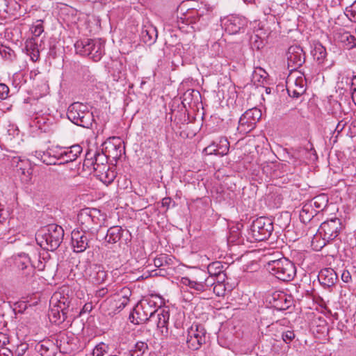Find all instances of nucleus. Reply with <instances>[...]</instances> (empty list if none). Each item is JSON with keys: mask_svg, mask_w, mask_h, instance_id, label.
<instances>
[{"mask_svg": "<svg viewBox=\"0 0 356 356\" xmlns=\"http://www.w3.org/2000/svg\"><path fill=\"white\" fill-rule=\"evenodd\" d=\"M224 26L229 34H236L248 24V20L241 16L232 15L225 18Z\"/></svg>", "mask_w": 356, "mask_h": 356, "instance_id": "nucleus-14", "label": "nucleus"}, {"mask_svg": "<svg viewBox=\"0 0 356 356\" xmlns=\"http://www.w3.org/2000/svg\"><path fill=\"white\" fill-rule=\"evenodd\" d=\"M229 265L227 263L216 261L211 262L208 265L207 271L211 276H216L224 271H226Z\"/></svg>", "mask_w": 356, "mask_h": 356, "instance_id": "nucleus-30", "label": "nucleus"}, {"mask_svg": "<svg viewBox=\"0 0 356 356\" xmlns=\"http://www.w3.org/2000/svg\"><path fill=\"white\" fill-rule=\"evenodd\" d=\"M124 229L120 226H113L107 230L105 241L108 243H115L120 240L122 236Z\"/></svg>", "mask_w": 356, "mask_h": 356, "instance_id": "nucleus-28", "label": "nucleus"}, {"mask_svg": "<svg viewBox=\"0 0 356 356\" xmlns=\"http://www.w3.org/2000/svg\"><path fill=\"white\" fill-rule=\"evenodd\" d=\"M172 263V259L170 256L161 254L157 257H156L154 260V264L156 267H161L165 266H168Z\"/></svg>", "mask_w": 356, "mask_h": 356, "instance_id": "nucleus-38", "label": "nucleus"}, {"mask_svg": "<svg viewBox=\"0 0 356 356\" xmlns=\"http://www.w3.org/2000/svg\"><path fill=\"white\" fill-rule=\"evenodd\" d=\"M35 348L42 356H54V346L49 341H43L36 345Z\"/></svg>", "mask_w": 356, "mask_h": 356, "instance_id": "nucleus-31", "label": "nucleus"}, {"mask_svg": "<svg viewBox=\"0 0 356 356\" xmlns=\"http://www.w3.org/2000/svg\"><path fill=\"white\" fill-rule=\"evenodd\" d=\"M104 54V42L100 39L95 41L93 48L91 49V54L90 58L94 61L97 62L101 60L102 56Z\"/></svg>", "mask_w": 356, "mask_h": 356, "instance_id": "nucleus-29", "label": "nucleus"}, {"mask_svg": "<svg viewBox=\"0 0 356 356\" xmlns=\"http://www.w3.org/2000/svg\"><path fill=\"white\" fill-rule=\"evenodd\" d=\"M346 15L351 20L356 22V1L346 8Z\"/></svg>", "mask_w": 356, "mask_h": 356, "instance_id": "nucleus-46", "label": "nucleus"}, {"mask_svg": "<svg viewBox=\"0 0 356 356\" xmlns=\"http://www.w3.org/2000/svg\"><path fill=\"white\" fill-rule=\"evenodd\" d=\"M92 309V305L91 302H88V303H86L83 307V311L84 312H90Z\"/></svg>", "mask_w": 356, "mask_h": 356, "instance_id": "nucleus-61", "label": "nucleus"}, {"mask_svg": "<svg viewBox=\"0 0 356 356\" xmlns=\"http://www.w3.org/2000/svg\"><path fill=\"white\" fill-rule=\"evenodd\" d=\"M140 38L142 41L148 45L154 44L158 38L156 28L149 22H146L143 25Z\"/></svg>", "mask_w": 356, "mask_h": 356, "instance_id": "nucleus-20", "label": "nucleus"}, {"mask_svg": "<svg viewBox=\"0 0 356 356\" xmlns=\"http://www.w3.org/2000/svg\"><path fill=\"white\" fill-rule=\"evenodd\" d=\"M204 152L206 154H216L217 155V150L216 147V141H213L211 144L208 145L204 149Z\"/></svg>", "mask_w": 356, "mask_h": 356, "instance_id": "nucleus-52", "label": "nucleus"}, {"mask_svg": "<svg viewBox=\"0 0 356 356\" xmlns=\"http://www.w3.org/2000/svg\"><path fill=\"white\" fill-rule=\"evenodd\" d=\"M352 99L355 104L356 105V90L351 91Z\"/></svg>", "mask_w": 356, "mask_h": 356, "instance_id": "nucleus-64", "label": "nucleus"}, {"mask_svg": "<svg viewBox=\"0 0 356 356\" xmlns=\"http://www.w3.org/2000/svg\"><path fill=\"white\" fill-rule=\"evenodd\" d=\"M50 320L54 323L60 324L65 320H63V312L55 307H52L49 314Z\"/></svg>", "mask_w": 356, "mask_h": 356, "instance_id": "nucleus-41", "label": "nucleus"}, {"mask_svg": "<svg viewBox=\"0 0 356 356\" xmlns=\"http://www.w3.org/2000/svg\"><path fill=\"white\" fill-rule=\"evenodd\" d=\"M8 0H0V15L8 13Z\"/></svg>", "mask_w": 356, "mask_h": 356, "instance_id": "nucleus-55", "label": "nucleus"}, {"mask_svg": "<svg viewBox=\"0 0 356 356\" xmlns=\"http://www.w3.org/2000/svg\"><path fill=\"white\" fill-rule=\"evenodd\" d=\"M35 156L42 163L48 165H55L56 163V161L59 160L58 157V153L52 154L51 150L46 152L35 151Z\"/></svg>", "mask_w": 356, "mask_h": 356, "instance_id": "nucleus-27", "label": "nucleus"}, {"mask_svg": "<svg viewBox=\"0 0 356 356\" xmlns=\"http://www.w3.org/2000/svg\"><path fill=\"white\" fill-rule=\"evenodd\" d=\"M115 177L116 172L110 168L108 170H106V172L99 178V180L104 184L108 185L114 181Z\"/></svg>", "mask_w": 356, "mask_h": 356, "instance_id": "nucleus-39", "label": "nucleus"}, {"mask_svg": "<svg viewBox=\"0 0 356 356\" xmlns=\"http://www.w3.org/2000/svg\"><path fill=\"white\" fill-rule=\"evenodd\" d=\"M9 88L4 83H0V99H6L8 97Z\"/></svg>", "mask_w": 356, "mask_h": 356, "instance_id": "nucleus-49", "label": "nucleus"}, {"mask_svg": "<svg viewBox=\"0 0 356 356\" xmlns=\"http://www.w3.org/2000/svg\"><path fill=\"white\" fill-rule=\"evenodd\" d=\"M29 348V345L26 343H22L17 346L16 353L18 356L23 355Z\"/></svg>", "mask_w": 356, "mask_h": 356, "instance_id": "nucleus-51", "label": "nucleus"}, {"mask_svg": "<svg viewBox=\"0 0 356 356\" xmlns=\"http://www.w3.org/2000/svg\"><path fill=\"white\" fill-rule=\"evenodd\" d=\"M82 147L79 145H74L68 147H63L58 153V159L61 163H69L75 161L81 154Z\"/></svg>", "mask_w": 356, "mask_h": 356, "instance_id": "nucleus-19", "label": "nucleus"}, {"mask_svg": "<svg viewBox=\"0 0 356 356\" xmlns=\"http://www.w3.org/2000/svg\"><path fill=\"white\" fill-rule=\"evenodd\" d=\"M313 56L316 61L321 64L324 62L326 56L327 51L325 48L321 44H318L315 45V47L312 51Z\"/></svg>", "mask_w": 356, "mask_h": 356, "instance_id": "nucleus-35", "label": "nucleus"}, {"mask_svg": "<svg viewBox=\"0 0 356 356\" xmlns=\"http://www.w3.org/2000/svg\"><path fill=\"white\" fill-rule=\"evenodd\" d=\"M90 269L89 279L93 284H100L106 280L107 273L102 266L93 264L90 267Z\"/></svg>", "mask_w": 356, "mask_h": 356, "instance_id": "nucleus-23", "label": "nucleus"}, {"mask_svg": "<svg viewBox=\"0 0 356 356\" xmlns=\"http://www.w3.org/2000/svg\"><path fill=\"white\" fill-rule=\"evenodd\" d=\"M60 298L58 299L57 297V295H55L52 298V300H56V305L53 307L56 309H58L59 311H61L63 312V320H67L68 315L70 313V301L68 300V298H66L65 296H61L60 294H59Z\"/></svg>", "mask_w": 356, "mask_h": 356, "instance_id": "nucleus-25", "label": "nucleus"}, {"mask_svg": "<svg viewBox=\"0 0 356 356\" xmlns=\"http://www.w3.org/2000/svg\"><path fill=\"white\" fill-rule=\"evenodd\" d=\"M181 15V17L177 16L178 26H179L180 23L191 24L200 22L202 24L204 22L211 18V14L208 11L204 15L203 13H200L199 11L193 10L186 14L182 13Z\"/></svg>", "mask_w": 356, "mask_h": 356, "instance_id": "nucleus-15", "label": "nucleus"}, {"mask_svg": "<svg viewBox=\"0 0 356 356\" xmlns=\"http://www.w3.org/2000/svg\"><path fill=\"white\" fill-rule=\"evenodd\" d=\"M207 276V273L203 270H199L192 280L204 282Z\"/></svg>", "mask_w": 356, "mask_h": 356, "instance_id": "nucleus-53", "label": "nucleus"}, {"mask_svg": "<svg viewBox=\"0 0 356 356\" xmlns=\"http://www.w3.org/2000/svg\"><path fill=\"white\" fill-rule=\"evenodd\" d=\"M273 307L277 310H286L293 303V297L282 291L275 292L272 296Z\"/></svg>", "mask_w": 356, "mask_h": 356, "instance_id": "nucleus-18", "label": "nucleus"}, {"mask_svg": "<svg viewBox=\"0 0 356 356\" xmlns=\"http://www.w3.org/2000/svg\"><path fill=\"white\" fill-rule=\"evenodd\" d=\"M350 90L355 91L356 90V76H353L351 79L350 81Z\"/></svg>", "mask_w": 356, "mask_h": 356, "instance_id": "nucleus-60", "label": "nucleus"}, {"mask_svg": "<svg viewBox=\"0 0 356 356\" xmlns=\"http://www.w3.org/2000/svg\"><path fill=\"white\" fill-rule=\"evenodd\" d=\"M110 166L108 164L95 165L93 168L95 175L99 179V178L101 177V176L104 175L106 170H108Z\"/></svg>", "mask_w": 356, "mask_h": 356, "instance_id": "nucleus-47", "label": "nucleus"}, {"mask_svg": "<svg viewBox=\"0 0 356 356\" xmlns=\"http://www.w3.org/2000/svg\"><path fill=\"white\" fill-rule=\"evenodd\" d=\"M107 160L106 153H104V151L102 152L99 151H95V152H88L86 155L85 165H90L94 168L95 165L107 164Z\"/></svg>", "mask_w": 356, "mask_h": 356, "instance_id": "nucleus-22", "label": "nucleus"}, {"mask_svg": "<svg viewBox=\"0 0 356 356\" xmlns=\"http://www.w3.org/2000/svg\"><path fill=\"white\" fill-rule=\"evenodd\" d=\"M207 332L202 325H192L188 330L186 343L192 350H199L206 343Z\"/></svg>", "mask_w": 356, "mask_h": 356, "instance_id": "nucleus-9", "label": "nucleus"}, {"mask_svg": "<svg viewBox=\"0 0 356 356\" xmlns=\"http://www.w3.org/2000/svg\"><path fill=\"white\" fill-rule=\"evenodd\" d=\"M170 318L169 312L159 308L155 314L154 317L152 318V321L156 325L157 328L160 330L163 337H167L168 336V321Z\"/></svg>", "mask_w": 356, "mask_h": 356, "instance_id": "nucleus-17", "label": "nucleus"}, {"mask_svg": "<svg viewBox=\"0 0 356 356\" xmlns=\"http://www.w3.org/2000/svg\"><path fill=\"white\" fill-rule=\"evenodd\" d=\"M31 31L35 37H39L44 32L42 21L37 20L35 23L32 25Z\"/></svg>", "mask_w": 356, "mask_h": 356, "instance_id": "nucleus-44", "label": "nucleus"}, {"mask_svg": "<svg viewBox=\"0 0 356 356\" xmlns=\"http://www.w3.org/2000/svg\"><path fill=\"white\" fill-rule=\"evenodd\" d=\"M122 300L121 299L118 300H114L111 302V305L114 307L113 313L115 314L117 312H120L122 310L125 306L127 305L129 300L125 298H122Z\"/></svg>", "mask_w": 356, "mask_h": 356, "instance_id": "nucleus-43", "label": "nucleus"}, {"mask_svg": "<svg viewBox=\"0 0 356 356\" xmlns=\"http://www.w3.org/2000/svg\"><path fill=\"white\" fill-rule=\"evenodd\" d=\"M204 284L206 288V290H207L209 287L212 286H215L216 284L215 276H209L205 277V280L204 281Z\"/></svg>", "mask_w": 356, "mask_h": 356, "instance_id": "nucleus-50", "label": "nucleus"}, {"mask_svg": "<svg viewBox=\"0 0 356 356\" xmlns=\"http://www.w3.org/2000/svg\"><path fill=\"white\" fill-rule=\"evenodd\" d=\"M261 118V111L257 107L247 110L240 118L238 131L245 134L253 130Z\"/></svg>", "mask_w": 356, "mask_h": 356, "instance_id": "nucleus-8", "label": "nucleus"}, {"mask_svg": "<svg viewBox=\"0 0 356 356\" xmlns=\"http://www.w3.org/2000/svg\"><path fill=\"white\" fill-rule=\"evenodd\" d=\"M341 225V220L337 218L323 222L318 229L323 239L327 242L334 240L340 232Z\"/></svg>", "mask_w": 356, "mask_h": 356, "instance_id": "nucleus-10", "label": "nucleus"}, {"mask_svg": "<svg viewBox=\"0 0 356 356\" xmlns=\"http://www.w3.org/2000/svg\"><path fill=\"white\" fill-rule=\"evenodd\" d=\"M148 346L145 342L138 341L134 347L129 352L128 356H143Z\"/></svg>", "mask_w": 356, "mask_h": 356, "instance_id": "nucleus-36", "label": "nucleus"}, {"mask_svg": "<svg viewBox=\"0 0 356 356\" xmlns=\"http://www.w3.org/2000/svg\"><path fill=\"white\" fill-rule=\"evenodd\" d=\"M325 197L324 196H317L314 198V204L317 209H321V201L324 200Z\"/></svg>", "mask_w": 356, "mask_h": 356, "instance_id": "nucleus-58", "label": "nucleus"}, {"mask_svg": "<svg viewBox=\"0 0 356 356\" xmlns=\"http://www.w3.org/2000/svg\"><path fill=\"white\" fill-rule=\"evenodd\" d=\"M318 279L321 285L329 288L335 284L338 276L332 268H326L320 271Z\"/></svg>", "mask_w": 356, "mask_h": 356, "instance_id": "nucleus-21", "label": "nucleus"}, {"mask_svg": "<svg viewBox=\"0 0 356 356\" xmlns=\"http://www.w3.org/2000/svg\"><path fill=\"white\" fill-rule=\"evenodd\" d=\"M108 293V289L106 288H102L95 292V296L97 298H103Z\"/></svg>", "mask_w": 356, "mask_h": 356, "instance_id": "nucleus-57", "label": "nucleus"}, {"mask_svg": "<svg viewBox=\"0 0 356 356\" xmlns=\"http://www.w3.org/2000/svg\"><path fill=\"white\" fill-rule=\"evenodd\" d=\"M286 58L288 68L293 71L301 67L305 62V54L302 47L293 45L288 49Z\"/></svg>", "mask_w": 356, "mask_h": 356, "instance_id": "nucleus-11", "label": "nucleus"}, {"mask_svg": "<svg viewBox=\"0 0 356 356\" xmlns=\"http://www.w3.org/2000/svg\"><path fill=\"white\" fill-rule=\"evenodd\" d=\"M273 220L267 217L261 216L252 222L250 234L257 241H263L269 238L273 232Z\"/></svg>", "mask_w": 356, "mask_h": 356, "instance_id": "nucleus-7", "label": "nucleus"}, {"mask_svg": "<svg viewBox=\"0 0 356 356\" xmlns=\"http://www.w3.org/2000/svg\"><path fill=\"white\" fill-rule=\"evenodd\" d=\"M67 116L76 125L87 129L90 128L95 122L93 113L88 110L87 106L80 102H74L70 105Z\"/></svg>", "mask_w": 356, "mask_h": 356, "instance_id": "nucleus-5", "label": "nucleus"}, {"mask_svg": "<svg viewBox=\"0 0 356 356\" xmlns=\"http://www.w3.org/2000/svg\"><path fill=\"white\" fill-rule=\"evenodd\" d=\"M96 212H97V209L84 208L79 211L77 216L81 231L92 236H95L98 232L97 227L99 220L94 215V213Z\"/></svg>", "mask_w": 356, "mask_h": 356, "instance_id": "nucleus-6", "label": "nucleus"}, {"mask_svg": "<svg viewBox=\"0 0 356 356\" xmlns=\"http://www.w3.org/2000/svg\"><path fill=\"white\" fill-rule=\"evenodd\" d=\"M35 266L39 270H42L44 268V264L40 260H38V264H35Z\"/></svg>", "mask_w": 356, "mask_h": 356, "instance_id": "nucleus-63", "label": "nucleus"}, {"mask_svg": "<svg viewBox=\"0 0 356 356\" xmlns=\"http://www.w3.org/2000/svg\"><path fill=\"white\" fill-rule=\"evenodd\" d=\"M33 39L31 38L26 42V47L27 49H31L33 51V56H31V59L34 61L37 60L39 57V51L37 50L36 52H35V44L33 42Z\"/></svg>", "mask_w": 356, "mask_h": 356, "instance_id": "nucleus-48", "label": "nucleus"}, {"mask_svg": "<svg viewBox=\"0 0 356 356\" xmlns=\"http://www.w3.org/2000/svg\"><path fill=\"white\" fill-rule=\"evenodd\" d=\"M216 147L217 155L224 156L228 154L229 149V143L227 138L220 137L216 141Z\"/></svg>", "mask_w": 356, "mask_h": 356, "instance_id": "nucleus-33", "label": "nucleus"}, {"mask_svg": "<svg viewBox=\"0 0 356 356\" xmlns=\"http://www.w3.org/2000/svg\"><path fill=\"white\" fill-rule=\"evenodd\" d=\"M341 280L346 283H348L351 281L352 277L348 270H343L341 274Z\"/></svg>", "mask_w": 356, "mask_h": 356, "instance_id": "nucleus-56", "label": "nucleus"}, {"mask_svg": "<svg viewBox=\"0 0 356 356\" xmlns=\"http://www.w3.org/2000/svg\"><path fill=\"white\" fill-rule=\"evenodd\" d=\"M64 230L61 226L50 224L39 230L35 235L37 243L44 248L54 251L63 242Z\"/></svg>", "mask_w": 356, "mask_h": 356, "instance_id": "nucleus-3", "label": "nucleus"}, {"mask_svg": "<svg viewBox=\"0 0 356 356\" xmlns=\"http://www.w3.org/2000/svg\"><path fill=\"white\" fill-rule=\"evenodd\" d=\"M103 145V151L106 153L107 157H111L115 161L119 159L122 153L124 152V147L119 138H110L104 142Z\"/></svg>", "mask_w": 356, "mask_h": 356, "instance_id": "nucleus-12", "label": "nucleus"}, {"mask_svg": "<svg viewBox=\"0 0 356 356\" xmlns=\"http://www.w3.org/2000/svg\"><path fill=\"white\" fill-rule=\"evenodd\" d=\"M172 201L170 197H164L161 202L162 207H166V209H168L170 207V204L172 203Z\"/></svg>", "mask_w": 356, "mask_h": 356, "instance_id": "nucleus-59", "label": "nucleus"}, {"mask_svg": "<svg viewBox=\"0 0 356 356\" xmlns=\"http://www.w3.org/2000/svg\"><path fill=\"white\" fill-rule=\"evenodd\" d=\"M0 54L5 60L12 61L15 58V51L8 47L1 46L0 47Z\"/></svg>", "mask_w": 356, "mask_h": 356, "instance_id": "nucleus-40", "label": "nucleus"}, {"mask_svg": "<svg viewBox=\"0 0 356 356\" xmlns=\"http://www.w3.org/2000/svg\"><path fill=\"white\" fill-rule=\"evenodd\" d=\"M9 342L7 334L0 332V348H3Z\"/></svg>", "mask_w": 356, "mask_h": 356, "instance_id": "nucleus-54", "label": "nucleus"}, {"mask_svg": "<svg viewBox=\"0 0 356 356\" xmlns=\"http://www.w3.org/2000/svg\"><path fill=\"white\" fill-rule=\"evenodd\" d=\"M315 214L316 211L312 208L310 204H305L300 212V220L306 224L313 219Z\"/></svg>", "mask_w": 356, "mask_h": 356, "instance_id": "nucleus-32", "label": "nucleus"}, {"mask_svg": "<svg viewBox=\"0 0 356 356\" xmlns=\"http://www.w3.org/2000/svg\"><path fill=\"white\" fill-rule=\"evenodd\" d=\"M227 273L226 271H224L223 273H221L218 274V275L215 276L216 284L213 286V292L218 296H223L224 295V289H222L221 291H216L218 288H222L223 286V284L227 279Z\"/></svg>", "mask_w": 356, "mask_h": 356, "instance_id": "nucleus-37", "label": "nucleus"}, {"mask_svg": "<svg viewBox=\"0 0 356 356\" xmlns=\"http://www.w3.org/2000/svg\"><path fill=\"white\" fill-rule=\"evenodd\" d=\"M306 90V81L302 77H298L294 82V87L287 88L289 96L298 98L305 93Z\"/></svg>", "mask_w": 356, "mask_h": 356, "instance_id": "nucleus-26", "label": "nucleus"}, {"mask_svg": "<svg viewBox=\"0 0 356 356\" xmlns=\"http://www.w3.org/2000/svg\"><path fill=\"white\" fill-rule=\"evenodd\" d=\"M160 300V297L151 295L141 300L134 308L133 312L130 314L129 318H132L131 322L139 325L152 321V318L159 309L156 300Z\"/></svg>", "mask_w": 356, "mask_h": 356, "instance_id": "nucleus-2", "label": "nucleus"}, {"mask_svg": "<svg viewBox=\"0 0 356 356\" xmlns=\"http://www.w3.org/2000/svg\"><path fill=\"white\" fill-rule=\"evenodd\" d=\"M345 125H346V122H343V121H341V122H339L337 124V127H336V129H337L339 132H340V131H341L343 129V128H344Z\"/></svg>", "mask_w": 356, "mask_h": 356, "instance_id": "nucleus-62", "label": "nucleus"}, {"mask_svg": "<svg viewBox=\"0 0 356 356\" xmlns=\"http://www.w3.org/2000/svg\"><path fill=\"white\" fill-rule=\"evenodd\" d=\"M94 237L81 231L73 230L72 232V245L74 251L76 252H84L89 248V243Z\"/></svg>", "mask_w": 356, "mask_h": 356, "instance_id": "nucleus-13", "label": "nucleus"}, {"mask_svg": "<svg viewBox=\"0 0 356 356\" xmlns=\"http://www.w3.org/2000/svg\"><path fill=\"white\" fill-rule=\"evenodd\" d=\"M74 338L72 334L65 332H60L56 338L57 348L63 354H69L74 350Z\"/></svg>", "mask_w": 356, "mask_h": 356, "instance_id": "nucleus-16", "label": "nucleus"}, {"mask_svg": "<svg viewBox=\"0 0 356 356\" xmlns=\"http://www.w3.org/2000/svg\"><path fill=\"white\" fill-rule=\"evenodd\" d=\"M97 40V39L86 38L76 41V42L74 44L76 52L80 55L90 57L92 47L93 48L95 41Z\"/></svg>", "mask_w": 356, "mask_h": 356, "instance_id": "nucleus-24", "label": "nucleus"}, {"mask_svg": "<svg viewBox=\"0 0 356 356\" xmlns=\"http://www.w3.org/2000/svg\"><path fill=\"white\" fill-rule=\"evenodd\" d=\"M181 283L186 286H188L190 288L193 289L197 291L202 292L207 291L204 282L191 280L188 277H182Z\"/></svg>", "mask_w": 356, "mask_h": 356, "instance_id": "nucleus-34", "label": "nucleus"}, {"mask_svg": "<svg viewBox=\"0 0 356 356\" xmlns=\"http://www.w3.org/2000/svg\"><path fill=\"white\" fill-rule=\"evenodd\" d=\"M266 267L270 274L284 282L292 280L296 275L294 264L285 257L269 260Z\"/></svg>", "mask_w": 356, "mask_h": 356, "instance_id": "nucleus-4", "label": "nucleus"}, {"mask_svg": "<svg viewBox=\"0 0 356 356\" xmlns=\"http://www.w3.org/2000/svg\"><path fill=\"white\" fill-rule=\"evenodd\" d=\"M296 334L293 330H286L282 332V339L286 344H290L295 339Z\"/></svg>", "mask_w": 356, "mask_h": 356, "instance_id": "nucleus-45", "label": "nucleus"}, {"mask_svg": "<svg viewBox=\"0 0 356 356\" xmlns=\"http://www.w3.org/2000/svg\"><path fill=\"white\" fill-rule=\"evenodd\" d=\"M13 261L18 284L24 286H31L35 280V266L29 255L19 253L14 255Z\"/></svg>", "mask_w": 356, "mask_h": 356, "instance_id": "nucleus-1", "label": "nucleus"}, {"mask_svg": "<svg viewBox=\"0 0 356 356\" xmlns=\"http://www.w3.org/2000/svg\"><path fill=\"white\" fill-rule=\"evenodd\" d=\"M108 350V346L104 343H99L92 350V356H103Z\"/></svg>", "mask_w": 356, "mask_h": 356, "instance_id": "nucleus-42", "label": "nucleus"}]
</instances>
